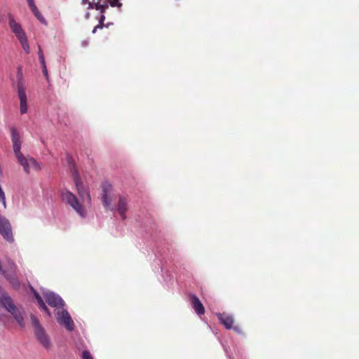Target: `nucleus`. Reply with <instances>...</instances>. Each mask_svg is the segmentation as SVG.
Instances as JSON below:
<instances>
[{
    "label": "nucleus",
    "mask_w": 359,
    "mask_h": 359,
    "mask_svg": "<svg viewBox=\"0 0 359 359\" xmlns=\"http://www.w3.org/2000/svg\"><path fill=\"white\" fill-rule=\"evenodd\" d=\"M9 130L11 133V139L13 144V151L18 159V161L23 167L25 172L29 173L30 170V165H33L34 167H37L38 163L34 158L27 159L21 153L20 149L22 146V141L19 130L14 126L10 127Z\"/></svg>",
    "instance_id": "nucleus-1"
},
{
    "label": "nucleus",
    "mask_w": 359,
    "mask_h": 359,
    "mask_svg": "<svg viewBox=\"0 0 359 359\" xmlns=\"http://www.w3.org/2000/svg\"><path fill=\"white\" fill-rule=\"evenodd\" d=\"M67 162L69 165V170L72 173V178L74 182L78 194L83 202L87 203H91L90 194L88 189H86L82 182L79 171L77 170L74 160L71 156H67Z\"/></svg>",
    "instance_id": "nucleus-2"
},
{
    "label": "nucleus",
    "mask_w": 359,
    "mask_h": 359,
    "mask_svg": "<svg viewBox=\"0 0 359 359\" xmlns=\"http://www.w3.org/2000/svg\"><path fill=\"white\" fill-rule=\"evenodd\" d=\"M30 320L34 328V333L36 339L43 348L49 350L51 348L50 337L40 323L38 318L34 314H31Z\"/></svg>",
    "instance_id": "nucleus-3"
},
{
    "label": "nucleus",
    "mask_w": 359,
    "mask_h": 359,
    "mask_svg": "<svg viewBox=\"0 0 359 359\" xmlns=\"http://www.w3.org/2000/svg\"><path fill=\"white\" fill-rule=\"evenodd\" d=\"M8 18L11 31L15 34L25 53H29L30 49L27 37L22 25L15 20L14 16L11 13H8Z\"/></svg>",
    "instance_id": "nucleus-4"
},
{
    "label": "nucleus",
    "mask_w": 359,
    "mask_h": 359,
    "mask_svg": "<svg viewBox=\"0 0 359 359\" xmlns=\"http://www.w3.org/2000/svg\"><path fill=\"white\" fill-rule=\"evenodd\" d=\"M15 89L17 92L18 98L20 100V114H25L27 113L28 106H27V97L25 91V86L24 84L22 72L21 67L18 68L17 71V81L15 84Z\"/></svg>",
    "instance_id": "nucleus-5"
},
{
    "label": "nucleus",
    "mask_w": 359,
    "mask_h": 359,
    "mask_svg": "<svg viewBox=\"0 0 359 359\" xmlns=\"http://www.w3.org/2000/svg\"><path fill=\"white\" fill-rule=\"evenodd\" d=\"M62 201L69 205L82 218L86 217V211L83 206L79 203L76 196L67 189L61 191Z\"/></svg>",
    "instance_id": "nucleus-6"
},
{
    "label": "nucleus",
    "mask_w": 359,
    "mask_h": 359,
    "mask_svg": "<svg viewBox=\"0 0 359 359\" xmlns=\"http://www.w3.org/2000/svg\"><path fill=\"white\" fill-rule=\"evenodd\" d=\"M102 203L104 208L111 211H114V207L111 205L113 199V187L109 182L102 183Z\"/></svg>",
    "instance_id": "nucleus-7"
},
{
    "label": "nucleus",
    "mask_w": 359,
    "mask_h": 359,
    "mask_svg": "<svg viewBox=\"0 0 359 359\" xmlns=\"http://www.w3.org/2000/svg\"><path fill=\"white\" fill-rule=\"evenodd\" d=\"M0 234L4 240L9 243H13L15 241L11 224L9 220L4 216L0 215Z\"/></svg>",
    "instance_id": "nucleus-8"
},
{
    "label": "nucleus",
    "mask_w": 359,
    "mask_h": 359,
    "mask_svg": "<svg viewBox=\"0 0 359 359\" xmlns=\"http://www.w3.org/2000/svg\"><path fill=\"white\" fill-rule=\"evenodd\" d=\"M55 316L57 322L60 325L65 327L68 331L72 332L74 329V321L67 311V310L64 308L61 311H57L55 312Z\"/></svg>",
    "instance_id": "nucleus-9"
},
{
    "label": "nucleus",
    "mask_w": 359,
    "mask_h": 359,
    "mask_svg": "<svg viewBox=\"0 0 359 359\" xmlns=\"http://www.w3.org/2000/svg\"><path fill=\"white\" fill-rule=\"evenodd\" d=\"M43 296L46 300V302L51 307L57 309H63L65 306V303L62 297L52 291H43Z\"/></svg>",
    "instance_id": "nucleus-10"
},
{
    "label": "nucleus",
    "mask_w": 359,
    "mask_h": 359,
    "mask_svg": "<svg viewBox=\"0 0 359 359\" xmlns=\"http://www.w3.org/2000/svg\"><path fill=\"white\" fill-rule=\"evenodd\" d=\"M128 198L125 196H119L118 203L116 207L114 208V210H116L120 215L121 219L125 220L126 219V212L128 210Z\"/></svg>",
    "instance_id": "nucleus-11"
},
{
    "label": "nucleus",
    "mask_w": 359,
    "mask_h": 359,
    "mask_svg": "<svg viewBox=\"0 0 359 359\" xmlns=\"http://www.w3.org/2000/svg\"><path fill=\"white\" fill-rule=\"evenodd\" d=\"M10 265L13 273L8 274L5 271L3 272L2 275L9 281L13 287H14L15 289H18L20 286V283L15 275L16 265L13 262H11L10 263Z\"/></svg>",
    "instance_id": "nucleus-12"
},
{
    "label": "nucleus",
    "mask_w": 359,
    "mask_h": 359,
    "mask_svg": "<svg viewBox=\"0 0 359 359\" xmlns=\"http://www.w3.org/2000/svg\"><path fill=\"white\" fill-rule=\"evenodd\" d=\"M216 316L219 323L223 325L226 329L231 330L234 323L233 317L232 315L227 314L225 313H217Z\"/></svg>",
    "instance_id": "nucleus-13"
},
{
    "label": "nucleus",
    "mask_w": 359,
    "mask_h": 359,
    "mask_svg": "<svg viewBox=\"0 0 359 359\" xmlns=\"http://www.w3.org/2000/svg\"><path fill=\"white\" fill-rule=\"evenodd\" d=\"M9 313L12 315L13 318L21 328H24L25 327L24 318L25 311L23 308H18L16 306L14 308V310H12L11 312Z\"/></svg>",
    "instance_id": "nucleus-14"
},
{
    "label": "nucleus",
    "mask_w": 359,
    "mask_h": 359,
    "mask_svg": "<svg viewBox=\"0 0 359 359\" xmlns=\"http://www.w3.org/2000/svg\"><path fill=\"white\" fill-rule=\"evenodd\" d=\"M190 300L195 312L199 316L203 315L205 313V308L199 298L196 294H191Z\"/></svg>",
    "instance_id": "nucleus-15"
},
{
    "label": "nucleus",
    "mask_w": 359,
    "mask_h": 359,
    "mask_svg": "<svg viewBox=\"0 0 359 359\" xmlns=\"http://www.w3.org/2000/svg\"><path fill=\"white\" fill-rule=\"evenodd\" d=\"M95 9L98 11L100 14L105 13L106 11L108 9L109 6L108 4L104 2V4H101L100 2H97L96 5L94 6Z\"/></svg>",
    "instance_id": "nucleus-16"
},
{
    "label": "nucleus",
    "mask_w": 359,
    "mask_h": 359,
    "mask_svg": "<svg viewBox=\"0 0 359 359\" xmlns=\"http://www.w3.org/2000/svg\"><path fill=\"white\" fill-rule=\"evenodd\" d=\"M38 304H39V309H41L43 311H44L48 318H50L52 316L51 312L50 311L49 309L46 305L44 301L39 303Z\"/></svg>",
    "instance_id": "nucleus-17"
},
{
    "label": "nucleus",
    "mask_w": 359,
    "mask_h": 359,
    "mask_svg": "<svg viewBox=\"0 0 359 359\" xmlns=\"http://www.w3.org/2000/svg\"><path fill=\"white\" fill-rule=\"evenodd\" d=\"M33 14L35 15V17L43 25H47V21L44 18V17L42 15V14L40 13V11L36 10V11L32 12Z\"/></svg>",
    "instance_id": "nucleus-18"
},
{
    "label": "nucleus",
    "mask_w": 359,
    "mask_h": 359,
    "mask_svg": "<svg viewBox=\"0 0 359 359\" xmlns=\"http://www.w3.org/2000/svg\"><path fill=\"white\" fill-rule=\"evenodd\" d=\"M105 2L108 4V6L110 5L111 7L121 8L122 6V4L119 0H106Z\"/></svg>",
    "instance_id": "nucleus-19"
},
{
    "label": "nucleus",
    "mask_w": 359,
    "mask_h": 359,
    "mask_svg": "<svg viewBox=\"0 0 359 359\" xmlns=\"http://www.w3.org/2000/svg\"><path fill=\"white\" fill-rule=\"evenodd\" d=\"M30 289L33 293L34 297L36 299L38 304L43 301V299H42L41 295L39 294V292L32 286H31Z\"/></svg>",
    "instance_id": "nucleus-20"
},
{
    "label": "nucleus",
    "mask_w": 359,
    "mask_h": 359,
    "mask_svg": "<svg viewBox=\"0 0 359 359\" xmlns=\"http://www.w3.org/2000/svg\"><path fill=\"white\" fill-rule=\"evenodd\" d=\"M27 1L30 10L32 11V12L36 11V10H38L36 6L34 4V0H27Z\"/></svg>",
    "instance_id": "nucleus-21"
},
{
    "label": "nucleus",
    "mask_w": 359,
    "mask_h": 359,
    "mask_svg": "<svg viewBox=\"0 0 359 359\" xmlns=\"http://www.w3.org/2000/svg\"><path fill=\"white\" fill-rule=\"evenodd\" d=\"M27 1L30 10L32 11V12L36 11V10H38L36 6L34 4V0H27Z\"/></svg>",
    "instance_id": "nucleus-22"
},
{
    "label": "nucleus",
    "mask_w": 359,
    "mask_h": 359,
    "mask_svg": "<svg viewBox=\"0 0 359 359\" xmlns=\"http://www.w3.org/2000/svg\"><path fill=\"white\" fill-rule=\"evenodd\" d=\"M38 55L41 64H43L44 62H46L43 53L40 46L39 47Z\"/></svg>",
    "instance_id": "nucleus-23"
},
{
    "label": "nucleus",
    "mask_w": 359,
    "mask_h": 359,
    "mask_svg": "<svg viewBox=\"0 0 359 359\" xmlns=\"http://www.w3.org/2000/svg\"><path fill=\"white\" fill-rule=\"evenodd\" d=\"M82 358L83 359H93L88 351H83L82 352Z\"/></svg>",
    "instance_id": "nucleus-24"
},
{
    "label": "nucleus",
    "mask_w": 359,
    "mask_h": 359,
    "mask_svg": "<svg viewBox=\"0 0 359 359\" xmlns=\"http://www.w3.org/2000/svg\"><path fill=\"white\" fill-rule=\"evenodd\" d=\"M104 27V24H101L98 22V25H97L93 29L92 33L95 34L97 29H102Z\"/></svg>",
    "instance_id": "nucleus-25"
},
{
    "label": "nucleus",
    "mask_w": 359,
    "mask_h": 359,
    "mask_svg": "<svg viewBox=\"0 0 359 359\" xmlns=\"http://www.w3.org/2000/svg\"><path fill=\"white\" fill-rule=\"evenodd\" d=\"M96 18L98 20V22L101 24H104L105 13H101L99 17H97Z\"/></svg>",
    "instance_id": "nucleus-26"
},
{
    "label": "nucleus",
    "mask_w": 359,
    "mask_h": 359,
    "mask_svg": "<svg viewBox=\"0 0 359 359\" xmlns=\"http://www.w3.org/2000/svg\"><path fill=\"white\" fill-rule=\"evenodd\" d=\"M41 65L42 66L43 74L46 77V79H48V69L46 67V62H44L43 64H41Z\"/></svg>",
    "instance_id": "nucleus-27"
},
{
    "label": "nucleus",
    "mask_w": 359,
    "mask_h": 359,
    "mask_svg": "<svg viewBox=\"0 0 359 359\" xmlns=\"http://www.w3.org/2000/svg\"><path fill=\"white\" fill-rule=\"evenodd\" d=\"M86 4H88V9L91 10V9H95L94 6L96 5V3L88 1Z\"/></svg>",
    "instance_id": "nucleus-28"
},
{
    "label": "nucleus",
    "mask_w": 359,
    "mask_h": 359,
    "mask_svg": "<svg viewBox=\"0 0 359 359\" xmlns=\"http://www.w3.org/2000/svg\"><path fill=\"white\" fill-rule=\"evenodd\" d=\"M236 332H237L238 334H242V330L241 329L240 327L238 326H233V328H232Z\"/></svg>",
    "instance_id": "nucleus-29"
},
{
    "label": "nucleus",
    "mask_w": 359,
    "mask_h": 359,
    "mask_svg": "<svg viewBox=\"0 0 359 359\" xmlns=\"http://www.w3.org/2000/svg\"><path fill=\"white\" fill-rule=\"evenodd\" d=\"M6 17L4 13L0 12V22H3L6 20Z\"/></svg>",
    "instance_id": "nucleus-30"
},
{
    "label": "nucleus",
    "mask_w": 359,
    "mask_h": 359,
    "mask_svg": "<svg viewBox=\"0 0 359 359\" xmlns=\"http://www.w3.org/2000/svg\"><path fill=\"white\" fill-rule=\"evenodd\" d=\"M111 25H113L112 22H107V24H104V27H107L108 28L109 26H111Z\"/></svg>",
    "instance_id": "nucleus-31"
},
{
    "label": "nucleus",
    "mask_w": 359,
    "mask_h": 359,
    "mask_svg": "<svg viewBox=\"0 0 359 359\" xmlns=\"http://www.w3.org/2000/svg\"><path fill=\"white\" fill-rule=\"evenodd\" d=\"M88 2V0H82L81 4H82L83 5H85V4H86Z\"/></svg>",
    "instance_id": "nucleus-32"
},
{
    "label": "nucleus",
    "mask_w": 359,
    "mask_h": 359,
    "mask_svg": "<svg viewBox=\"0 0 359 359\" xmlns=\"http://www.w3.org/2000/svg\"><path fill=\"white\" fill-rule=\"evenodd\" d=\"M85 18L86 19H88L90 18V13H86V15H85Z\"/></svg>",
    "instance_id": "nucleus-33"
},
{
    "label": "nucleus",
    "mask_w": 359,
    "mask_h": 359,
    "mask_svg": "<svg viewBox=\"0 0 359 359\" xmlns=\"http://www.w3.org/2000/svg\"><path fill=\"white\" fill-rule=\"evenodd\" d=\"M229 359H231L230 356H229Z\"/></svg>",
    "instance_id": "nucleus-34"
}]
</instances>
